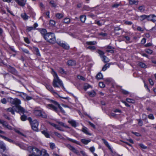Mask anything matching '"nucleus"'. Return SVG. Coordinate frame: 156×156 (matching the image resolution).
Segmentation results:
<instances>
[{"mask_svg":"<svg viewBox=\"0 0 156 156\" xmlns=\"http://www.w3.org/2000/svg\"><path fill=\"white\" fill-rule=\"evenodd\" d=\"M52 102L53 104H48L47 105V107L48 108L53 110L57 113H58L59 112V109L62 113H65V111L57 102L53 101Z\"/></svg>","mask_w":156,"mask_h":156,"instance_id":"obj_1","label":"nucleus"},{"mask_svg":"<svg viewBox=\"0 0 156 156\" xmlns=\"http://www.w3.org/2000/svg\"><path fill=\"white\" fill-rule=\"evenodd\" d=\"M53 75L54 77L53 80L52 85L54 87H62L63 88H64L62 82L59 78L57 73L52 70Z\"/></svg>","mask_w":156,"mask_h":156,"instance_id":"obj_2","label":"nucleus"},{"mask_svg":"<svg viewBox=\"0 0 156 156\" xmlns=\"http://www.w3.org/2000/svg\"><path fill=\"white\" fill-rule=\"evenodd\" d=\"M44 38L47 42L52 44H55L56 42L55 36L53 33H47L44 36Z\"/></svg>","mask_w":156,"mask_h":156,"instance_id":"obj_3","label":"nucleus"},{"mask_svg":"<svg viewBox=\"0 0 156 156\" xmlns=\"http://www.w3.org/2000/svg\"><path fill=\"white\" fill-rule=\"evenodd\" d=\"M27 149L34 156H41L42 155L43 150L41 151L35 147L29 146Z\"/></svg>","mask_w":156,"mask_h":156,"instance_id":"obj_4","label":"nucleus"},{"mask_svg":"<svg viewBox=\"0 0 156 156\" xmlns=\"http://www.w3.org/2000/svg\"><path fill=\"white\" fill-rule=\"evenodd\" d=\"M34 114L38 116H40L44 118H46L47 117V114L42 110H35L34 111Z\"/></svg>","mask_w":156,"mask_h":156,"instance_id":"obj_5","label":"nucleus"},{"mask_svg":"<svg viewBox=\"0 0 156 156\" xmlns=\"http://www.w3.org/2000/svg\"><path fill=\"white\" fill-rule=\"evenodd\" d=\"M7 101L10 103L16 106L18 105H20L21 104L20 101L17 98L14 99L10 97H9L7 98Z\"/></svg>","mask_w":156,"mask_h":156,"instance_id":"obj_6","label":"nucleus"},{"mask_svg":"<svg viewBox=\"0 0 156 156\" xmlns=\"http://www.w3.org/2000/svg\"><path fill=\"white\" fill-rule=\"evenodd\" d=\"M30 121L31 127L32 129L35 131H37L38 130V127L39 123L36 120H34L33 121Z\"/></svg>","mask_w":156,"mask_h":156,"instance_id":"obj_7","label":"nucleus"},{"mask_svg":"<svg viewBox=\"0 0 156 156\" xmlns=\"http://www.w3.org/2000/svg\"><path fill=\"white\" fill-rule=\"evenodd\" d=\"M15 106L18 111V112L19 113H24L26 112V111L25 110V109L19 105H16Z\"/></svg>","mask_w":156,"mask_h":156,"instance_id":"obj_8","label":"nucleus"},{"mask_svg":"<svg viewBox=\"0 0 156 156\" xmlns=\"http://www.w3.org/2000/svg\"><path fill=\"white\" fill-rule=\"evenodd\" d=\"M148 21H151L153 22L156 21V16L154 14H151L149 15V18L148 19Z\"/></svg>","mask_w":156,"mask_h":156,"instance_id":"obj_9","label":"nucleus"},{"mask_svg":"<svg viewBox=\"0 0 156 156\" xmlns=\"http://www.w3.org/2000/svg\"><path fill=\"white\" fill-rule=\"evenodd\" d=\"M19 5L23 7L26 4L27 0H15Z\"/></svg>","mask_w":156,"mask_h":156,"instance_id":"obj_10","label":"nucleus"},{"mask_svg":"<svg viewBox=\"0 0 156 156\" xmlns=\"http://www.w3.org/2000/svg\"><path fill=\"white\" fill-rule=\"evenodd\" d=\"M8 70L10 72L14 74L17 75L18 74V72L16 69L11 66H9Z\"/></svg>","mask_w":156,"mask_h":156,"instance_id":"obj_11","label":"nucleus"},{"mask_svg":"<svg viewBox=\"0 0 156 156\" xmlns=\"http://www.w3.org/2000/svg\"><path fill=\"white\" fill-rule=\"evenodd\" d=\"M81 131L87 135H91V134L89 132L87 128L85 126H83L81 129Z\"/></svg>","mask_w":156,"mask_h":156,"instance_id":"obj_12","label":"nucleus"},{"mask_svg":"<svg viewBox=\"0 0 156 156\" xmlns=\"http://www.w3.org/2000/svg\"><path fill=\"white\" fill-rule=\"evenodd\" d=\"M149 18V15H141L139 16L140 20L141 21H143L145 19H147L148 21V19Z\"/></svg>","mask_w":156,"mask_h":156,"instance_id":"obj_13","label":"nucleus"},{"mask_svg":"<svg viewBox=\"0 0 156 156\" xmlns=\"http://www.w3.org/2000/svg\"><path fill=\"white\" fill-rule=\"evenodd\" d=\"M107 49L106 50V51L108 52H110L111 53H113L114 51L113 49H114L113 47L108 45L107 46Z\"/></svg>","mask_w":156,"mask_h":156,"instance_id":"obj_14","label":"nucleus"},{"mask_svg":"<svg viewBox=\"0 0 156 156\" xmlns=\"http://www.w3.org/2000/svg\"><path fill=\"white\" fill-rule=\"evenodd\" d=\"M0 136L1 137H2V138H3L5 140L9 142L10 143H14V141L12 140L11 139H10L9 138H7V137H6V136H4L1 135H0Z\"/></svg>","mask_w":156,"mask_h":156,"instance_id":"obj_15","label":"nucleus"},{"mask_svg":"<svg viewBox=\"0 0 156 156\" xmlns=\"http://www.w3.org/2000/svg\"><path fill=\"white\" fill-rule=\"evenodd\" d=\"M68 122L72 126L74 127L76 126V122L75 120H69Z\"/></svg>","mask_w":156,"mask_h":156,"instance_id":"obj_16","label":"nucleus"},{"mask_svg":"<svg viewBox=\"0 0 156 156\" xmlns=\"http://www.w3.org/2000/svg\"><path fill=\"white\" fill-rule=\"evenodd\" d=\"M67 64L69 66H74L76 65V63L74 61L69 60L67 62Z\"/></svg>","mask_w":156,"mask_h":156,"instance_id":"obj_17","label":"nucleus"},{"mask_svg":"<svg viewBox=\"0 0 156 156\" xmlns=\"http://www.w3.org/2000/svg\"><path fill=\"white\" fill-rule=\"evenodd\" d=\"M15 107H13L12 108H9L7 109L6 111L9 112H10L12 114L14 115Z\"/></svg>","mask_w":156,"mask_h":156,"instance_id":"obj_18","label":"nucleus"},{"mask_svg":"<svg viewBox=\"0 0 156 156\" xmlns=\"http://www.w3.org/2000/svg\"><path fill=\"white\" fill-rule=\"evenodd\" d=\"M46 87L49 91L53 93H55V92L54 91V89L53 87L50 85H47L46 86Z\"/></svg>","mask_w":156,"mask_h":156,"instance_id":"obj_19","label":"nucleus"},{"mask_svg":"<svg viewBox=\"0 0 156 156\" xmlns=\"http://www.w3.org/2000/svg\"><path fill=\"white\" fill-rule=\"evenodd\" d=\"M81 141L83 144H87L91 141V140L90 139L86 140L84 139H83L81 140Z\"/></svg>","mask_w":156,"mask_h":156,"instance_id":"obj_20","label":"nucleus"},{"mask_svg":"<svg viewBox=\"0 0 156 156\" xmlns=\"http://www.w3.org/2000/svg\"><path fill=\"white\" fill-rule=\"evenodd\" d=\"M129 1L130 5H137L138 2V1L135 0H129Z\"/></svg>","mask_w":156,"mask_h":156,"instance_id":"obj_21","label":"nucleus"},{"mask_svg":"<svg viewBox=\"0 0 156 156\" xmlns=\"http://www.w3.org/2000/svg\"><path fill=\"white\" fill-rule=\"evenodd\" d=\"M41 133L42 134L44 135V136L47 138L49 137V134L47 132V130H43L41 131Z\"/></svg>","mask_w":156,"mask_h":156,"instance_id":"obj_22","label":"nucleus"},{"mask_svg":"<svg viewBox=\"0 0 156 156\" xmlns=\"http://www.w3.org/2000/svg\"><path fill=\"white\" fill-rule=\"evenodd\" d=\"M40 31L42 35L44 37V36L45 35H46V34L47 33V31L45 29H40Z\"/></svg>","mask_w":156,"mask_h":156,"instance_id":"obj_23","label":"nucleus"},{"mask_svg":"<svg viewBox=\"0 0 156 156\" xmlns=\"http://www.w3.org/2000/svg\"><path fill=\"white\" fill-rule=\"evenodd\" d=\"M102 140L104 142L105 144V145L108 147V148L110 150H112L111 148L109 145V144L107 142V141L105 140L104 139H102Z\"/></svg>","mask_w":156,"mask_h":156,"instance_id":"obj_24","label":"nucleus"},{"mask_svg":"<svg viewBox=\"0 0 156 156\" xmlns=\"http://www.w3.org/2000/svg\"><path fill=\"white\" fill-rule=\"evenodd\" d=\"M0 123L2 124L5 128L8 124L7 122L1 119H0Z\"/></svg>","mask_w":156,"mask_h":156,"instance_id":"obj_25","label":"nucleus"},{"mask_svg":"<svg viewBox=\"0 0 156 156\" xmlns=\"http://www.w3.org/2000/svg\"><path fill=\"white\" fill-rule=\"evenodd\" d=\"M61 47L66 49H69V45L65 43H63Z\"/></svg>","mask_w":156,"mask_h":156,"instance_id":"obj_26","label":"nucleus"},{"mask_svg":"<svg viewBox=\"0 0 156 156\" xmlns=\"http://www.w3.org/2000/svg\"><path fill=\"white\" fill-rule=\"evenodd\" d=\"M22 17L25 20H27L28 19V16L25 13H23L21 15Z\"/></svg>","mask_w":156,"mask_h":156,"instance_id":"obj_27","label":"nucleus"},{"mask_svg":"<svg viewBox=\"0 0 156 156\" xmlns=\"http://www.w3.org/2000/svg\"><path fill=\"white\" fill-rule=\"evenodd\" d=\"M80 19L82 23H84L86 20V16L84 15H82L80 16Z\"/></svg>","mask_w":156,"mask_h":156,"instance_id":"obj_28","label":"nucleus"},{"mask_svg":"<svg viewBox=\"0 0 156 156\" xmlns=\"http://www.w3.org/2000/svg\"><path fill=\"white\" fill-rule=\"evenodd\" d=\"M97 44V42L95 41H88L86 42V44L88 45H94Z\"/></svg>","mask_w":156,"mask_h":156,"instance_id":"obj_29","label":"nucleus"},{"mask_svg":"<svg viewBox=\"0 0 156 156\" xmlns=\"http://www.w3.org/2000/svg\"><path fill=\"white\" fill-rule=\"evenodd\" d=\"M67 140L72 142L73 143L77 144L79 145L80 144L79 143V142L78 141H77L74 140H73V139L69 138H67Z\"/></svg>","mask_w":156,"mask_h":156,"instance_id":"obj_30","label":"nucleus"},{"mask_svg":"<svg viewBox=\"0 0 156 156\" xmlns=\"http://www.w3.org/2000/svg\"><path fill=\"white\" fill-rule=\"evenodd\" d=\"M138 9L141 12H143L145 11V6L144 5L140 6L138 7Z\"/></svg>","mask_w":156,"mask_h":156,"instance_id":"obj_31","label":"nucleus"},{"mask_svg":"<svg viewBox=\"0 0 156 156\" xmlns=\"http://www.w3.org/2000/svg\"><path fill=\"white\" fill-rule=\"evenodd\" d=\"M97 52L99 54L101 58H102L104 56V52L100 50H98Z\"/></svg>","mask_w":156,"mask_h":156,"instance_id":"obj_32","label":"nucleus"},{"mask_svg":"<svg viewBox=\"0 0 156 156\" xmlns=\"http://www.w3.org/2000/svg\"><path fill=\"white\" fill-rule=\"evenodd\" d=\"M103 75L100 73H98L96 76V78L98 80H100L102 78Z\"/></svg>","mask_w":156,"mask_h":156,"instance_id":"obj_33","label":"nucleus"},{"mask_svg":"<svg viewBox=\"0 0 156 156\" xmlns=\"http://www.w3.org/2000/svg\"><path fill=\"white\" fill-rule=\"evenodd\" d=\"M89 95L91 97H94L96 95V93L95 91H93L88 92Z\"/></svg>","mask_w":156,"mask_h":156,"instance_id":"obj_34","label":"nucleus"},{"mask_svg":"<svg viewBox=\"0 0 156 156\" xmlns=\"http://www.w3.org/2000/svg\"><path fill=\"white\" fill-rule=\"evenodd\" d=\"M56 17L58 19H61L63 17V15L62 13H58L55 15Z\"/></svg>","mask_w":156,"mask_h":156,"instance_id":"obj_35","label":"nucleus"},{"mask_svg":"<svg viewBox=\"0 0 156 156\" xmlns=\"http://www.w3.org/2000/svg\"><path fill=\"white\" fill-rule=\"evenodd\" d=\"M103 59L102 60L105 62H107L109 61V59L105 56L104 55L102 58Z\"/></svg>","mask_w":156,"mask_h":156,"instance_id":"obj_36","label":"nucleus"},{"mask_svg":"<svg viewBox=\"0 0 156 156\" xmlns=\"http://www.w3.org/2000/svg\"><path fill=\"white\" fill-rule=\"evenodd\" d=\"M110 66V64L108 63L106 64L105 66L103 67L102 70L103 71H105Z\"/></svg>","mask_w":156,"mask_h":156,"instance_id":"obj_37","label":"nucleus"},{"mask_svg":"<svg viewBox=\"0 0 156 156\" xmlns=\"http://www.w3.org/2000/svg\"><path fill=\"white\" fill-rule=\"evenodd\" d=\"M20 93V94L19 95V96L22 97L24 100H26L27 94L23 93Z\"/></svg>","mask_w":156,"mask_h":156,"instance_id":"obj_38","label":"nucleus"},{"mask_svg":"<svg viewBox=\"0 0 156 156\" xmlns=\"http://www.w3.org/2000/svg\"><path fill=\"white\" fill-rule=\"evenodd\" d=\"M49 3L52 7L54 8L56 7V4L54 1H51Z\"/></svg>","mask_w":156,"mask_h":156,"instance_id":"obj_39","label":"nucleus"},{"mask_svg":"<svg viewBox=\"0 0 156 156\" xmlns=\"http://www.w3.org/2000/svg\"><path fill=\"white\" fill-rule=\"evenodd\" d=\"M126 100L128 102L133 104L135 102L134 100L132 99L129 98H126Z\"/></svg>","mask_w":156,"mask_h":156,"instance_id":"obj_40","label":"nucleus"},{"mask_svg":"<svg viewBox=\"0 0 156 156\" xmlns=\"http://www.w3.org/2000/svg\"><path fill=\"white\" fill-rule=\"evenodd\" d=\"M34 28L33 27H27L26 31L27 32H30L32 30H34Z\"/></svg>","mask_w":156,"mask_h":156,"instance_id":"obj_41","label":"nucleus"},{"mask_svg":"<svg viewBox=\"0 0 156 156\" xmlns=\"http://www.w3.org/2000/svg\"><path fill=\"white\" fill-rule=\"evenodd\" d=\"M145 52L149 54H151L153 53V51L149 49H146L145 50Z\"/></svg>","mask_w":156,"mask_h":156,"instance_id":"obj_42","label":"nucleus"},{"mask_svg":"<svg viewBox=\"0 0 156 156\" xmlns=\"http://www.w3.org/2000/svg\"><path fill=\"white\" fill-rule=\"evenodd\" d=\"M139 65L140 66L143 68H146L147 67V66L145 64L142 62H140L139 63Z\"/></svg>","mask_w":156,"mask_h":156,"instance_id":"obj_43","label":"nucleus"},{"mask_svg":"<svg viewBox=\"0 0 156 156\" xmlns=\"http://www.w3.org/2000/svg\"><path fill=\"white\" fill-rule=\"evenodd\" d=\"M58 124L64 127L65 128H69V127H68V126L66 125V124L62 122H58Z\"/></svg>","mask_w":156,"mask_h":156,"instance_id":"obj_44","label":"nucleus"},{"mask_svg":"<svg viewBox=\"0 0 156 156\" xmlns=\"http://www.w3.org/2000/svg\"><path fill=\"white\" fill-rule=\"evenodd\" d=\"M70 22V19L68 18H65L64 20V22L66 23H68Z\"/></svg>","mask_w":156,"mask_h":156,"instance_id":"obj_45","label":"nucleus"},{"mask_svg":"<svg viewBox=\"0 0 156 156\" xmlns=\"http://www.w3.org/2000/svg\"><path fill=\"white\" fill-rule=\"evenodd\" d=\"M58 71L59 73L62 74L65 73V72L64 70L62 68H60L58 69Z\"/></svg>","mask_w":156,"mask_h":156,"instance_id":"obj_46","label":"nucleus"},{"mask_svg":"<svg viewBox=\"0 0 156 156\" xmlns=\"http://www.w3.org/2000/svg\"><path fill=\"white\" fill-rule=\"evenodd\" d=\"M43 154V156H49L48 154L47 153L46 151L44 150H43L42 154Z\"/></svg>","mask_w":156,"mask_h":156,"instance_id":"obj_47","label":"nucleus"},{"mask_svg":"<svg viewBox=\"0 0 156 156\" xmlns=\"http://www.w3.org/2000/svg\"><path fill=\"white\" fill-rule=\"evenodd\" d=\"M54 134H55V135L56 136H58V137L60 138H62V136L60 133H59L57 132H54Z\"/></svg>","mask_w":156,"mask_h":156,"instance_id":"obj_48","label":"nucleus"},{"mask_svg":"<svg viewBox=\"0 0 156 156\" xmlns=\"http://www.w3.org/2000/svg\"><path fill=\"white\" fill-rule=\"evenodd\" d=\"M90 86L88 84H85L84 85V89L85 90H86L87 89L90 87Z\"/></svg>","mask_w":156,"mask_h":156,"instance_id":"obj_49","label":"nucleus"},{"mask_svg":"<svg viewBox=\"0 0 156 156\" xmlns=\"http://www.w3.org/2000/svg\"><path fill=\"white\" fill-rule=\"evenodd\" d=\"M98 34L99 35L103 37H105L107 35V34L103 32L98 33Z\"/></svg>","mask_w":156,"mask_h":156,"instance_id":"obj_50","label":"nucleus"},{"mask_svg":"<svg viewBox=\"0 0 156 156\" xmlns=\"http://www.w3.org/2000/svg\"><path fill=\"white\" fill-rule=\"evenodd\" d=\"M87 48L88 49H90L91 50H95L96 49V48L95 46H88V47H87Z\"/></svg>","mask_w":156,"mask_h":156,"instance_id":"obj_51","label":"nucleus"},{"mask_svg":"<svg viewBox=\"0 0 156 156\" xmlns=\"http://www.w3.org/2000/svg\"><path fill=\"white\" fill-rule=\"evenodd\" d=\"M148 117L151 119L153 120L154 119V117L152 114H150L148 116Z\"/></svg>","mask_w":156,"mask_h":156,"instance_id":"obj_52","label":"nucleus"},{"mask_svg":"<svg viewBox=\"0 0 156 156\" xmlns=\"http://www.w3.org/2000/svg\"><path fill=\"white\" fill-rule=\"evenodd\" d=\"M121 92L124 94H129V92L125 90L122 89L121 90Z\"/></svg>","mask_w":156,"mask_h":156,"instance_id":"obj_53","label":"nucleus"},{"mask_svg":"<svg viewBox=\"0 0 156 156\" xmlns=\"http://www.w3.org/2000/svg\"><path fill=\"white\" fill-rule=\"evenodd\" d=\"M27 119V116L25 115H23L21 117V119L23 121H25Z\"/></svg>","mask_w":156,"mask_h":156,"instance_id":"obj_54","label":"nucleus"},{"mask_svg":"<svg viewBox=\"0 0 156 156\" xmlns=\"http://www.w3.org/2000/svg\"><path fill=\"white\" fill-rule=\"evenodd\" d=\"M138 124L140 126H142L143 125V123L141 120L139 119L138 120Z\"/></svg>","mask_w":156,"mask_h":156,"instance_id":"obj_55","label":"nucleus"},{"mask_svg":"<svg viewBox=\"0 0 156 156\" xmlns=\"http://www.w3.org/2000/svg\"><path fill=\"white\" fill-rule=\"evenodd\" d=\"M0 148L2 149L3 151H5L6 150L5 146L4 144H1L0 146Z\"/></svg>","mask_w":156,"mask_h":156,"instance_id":"obj_56","label":"nucleus"},{"mask_svg":"<svg viewBox=\"0 0 156 156\" xmlns=\"http://www.w3.org/2000/svg\"><path fill=\"white\" fill-rule=\"evenodd\" d=\"M77 78L79 80L83 81H84L85 80V79L84 77L80 75L78 76Z\"/></svg>","mask_w":156,"mask_h":156,"instance_id":"obj_57","label":"nucleus"},{"mask_svg":"<svg viewBox=\"0 0 156 156\" xmlns=\"http://www.w3.org/2000/svg\"><path fill=\"white\" fill-rule=\"evenodd\" d=\"M22 50L24 52L28 54H30L29 51L27 49L25 48H22Z\"/></svg>","mask_w":156,"mask_h":156,"instance_id":"obj_58","label":"nucleus"},{"mask_svg":"<svg viewBox=\"0 0 156 156\" xmlns=\"http://www.w3.org/2000/svg\"><path fill=\"white\" fill-rule=\"evenodd\" d=\"M71 151H72L73 152L75 153L76 154H78V150L76 149L74 147L73 148V149H72Z\"/></svg>","mask_w":156,"mask_h":156,"instance_id":"obj_59","label":"nucleus"},{"mask_svg":"<svg viewBox=\"0 0 156 156\" xmlns=\"http://www.w3.org/2000/svg\"><path fill=\"white\" fill-rule=\"evenodd\" d=\"M50 147L52 149H53L55 148V144L53 143H51L50 144Z\"/></svg>","mask_w":156,"mask_h":156,"instance_id":"obj_60","label":"nucleus"},{"mask_svg":"<svg viewBox=\"0 0 156 156\" xmlns=\"http://www.w3.org/2000/svg\"><path fill=\"white\" fill-rule=\"evenodd\" d=\"M124 37H125L126 40V42L127 43H129V41L130 40V38L128 36H125Z\"/></svg>","mask_w":156,"mask_h":156,"instance_id":"obj_61","label":"nucleus"},{"mask_svg":"<svg viewBox=\"0 0 156 156\" xmlns=\"http://www.w3.org/2000/svg\"><path fill=\"white\" fill-rule=\"evenodd\" d=\"M137 30L138 31H141V32H143L144 30L143 29V28H142L141 27H139V26L138 27H137Z\"/></svg>","mask_w":156,"mask_h":156,"instance_id":"obj_62","label":"nucleus"},{"mask_svg":"<svg viewBox=\"0 0 156 156\" xmlns=\"http://www.w3.org/2000/svg\"><path fill=\"white\" fill-rule=\"evenodd\" d=\"M55 22L53 20H50V24L51 25L54 26L55 24Z\"/></svg>","mask_w":156,"mask_h":156,"instance_id":"obj_63","label":"nucleus"},{"mask_svg":"<svg viewBox=\"0 0 156 156\" xmlns=\"http://www.w3.org/2000/svg\"><path fill=\"white\" fill-rule=\"evenodd\" d=\"M67 147L69 149H70V150H71L72 149H73V147L71 145L69 144H67L66 145Z\"/></svg>","mask_w":156,"mask_h":156,"instance_id":"obj_64","label":"nucleus"}]
</instances>
